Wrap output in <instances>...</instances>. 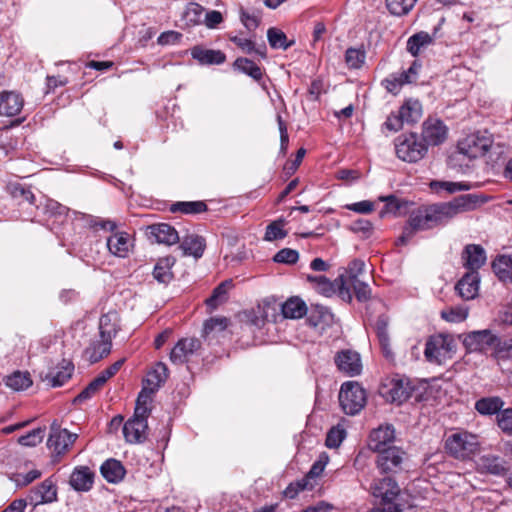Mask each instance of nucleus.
<instances>
[{
	"instance_id": "f257e3e1",
	"label": "nucleus",
	"mask_w": 512,
	"mask_h": 512,
	"mask_svg": "<svg viewBox=\"0 0 512 512\" xmlns=\"http://www.w3.org/2000/svg\"><path fill=\"white\" fill-rule=\"evenodd\" d=\"M483 203L484 201L479 196L465 194L455 197L448 202L423 206L410 215L408 225L404 228L400 241L405 242L416 231L445 226L460 214L474 211Z\"/></svg>"
},
{
	"instance_id": "f03ea898",
	"label": "nucleus",
	"mask_w": 512,
	"mask_h": 512,
	"mask_svg": "<svg viewBox=\"0 0 512 512\" xmlns=\"http://www.w3.org/2000/svg\"><path fill=\"white\" fill-rule=\"evenodd\" d=\"M487 153L491 162H497L504 153V147L499 144L494 145L491 135L487 132H477L466 136L458 142L457 151L452 154L450 160L456 164V162L464 161L465 159L471 161Z\"/></svg>"
},
{
	"instance_id": "7ed1b4c3",
	"label": "nucleus",
	"mask_w": 512,
	"mask_h": 512,
	"mask_svg": "<svg viewBox=\"0 0 512 512\" xmlns=\"http://www.w3.org/2000/svg\"><path fill=\"white\" fill-rule=\"evenodd\" d=\"M396 156L407 163H417L422 160L427 152V145L421 137L414 132L403 133L394 140Z\"/></svg>"
},
{
	"instance_id": "20e7f679",
	"label": "nucleus",
	"mask_w": 512,
	"mask_h": 512,
	"mask_svg": "<svg viewBox=\"0 0 512 512\" xmlns=\"http://www.w3.org/2000/svg\"><path fill=\"white\" fill-rule=\"evenodd\" d=\"M455 347V341L450 335H433L426 342L424 355L427 361L441 365L452 358Z\"/></svg>"
},
{
	"instance_id": "39448f33",
	"label": "nucleus",
	"mask_w": 512,
	"mask_h": 512,
	"mask_svg": "<svg viewBox=\"0 0 512 512\" xmlns=\"http://www.w3.org/2000/svg\"><path fill=\"white\" fill-rule=\"evenodd\" d=\"M479 442L476 435L467 431H459L449 435L445 441V449L456 459H466L477 452Z\"/></svg>"
},
{
	"instance_id": "423d86ee",
	"label": "nucleus",
	"mask_w": 512,
	"mask_h": 512,
	"mask_svg": "<svg viewBox=\"0 0 512 512\" xmlns=\"http://www.w3.org/2000/svg\"><path fill=\"white\" fill-rule=\"evenodd\" d=\"M366 392L357 382L348 381L342 384L339 402L347 415L358 414L366 404Z\"/></svg>"
},
{
	"instance_id": "0eeeda50",
	"label": "nucleus",
	"mask_w": 512,
	"mask_h": 512,
	"mask_svg": "<svg viewBox=\"0 0 512 512\" xmlns=\"http://www.w3.org/2000/svg\"><path fill=\"white\" fill-rule=\"evenodd\" d=\"M307 281L313 284L316 291L326 297L337 294L342 300L350 302L352 294L346 287L345 276L341 275L334 281H330L325 276H307Z\"/></svg>"
},
{
	"instance_id": "6e6552de",
	"label": "nucleus",
	"mask_w": 512,
	"mask_h": 512,
	"mask_svg": "<svg viewBox=\"0 0 512 512\" xmlns=\"http://www.w3.org/2000/svg\"><path fill=\"white\" fill-rule=\"evenodd\" d=\"M370 491L375 498L380 499V504H404L401 500V489L390 476L375 479Z\"/></svg>"
},
{
	"instance_id": "1a4fd4ad",
	"label": "nucleus",
	"mask_w": 512,
	"mask_h": 512,
	"mask_svg": "<svg viewBox=\"0 0 512 512\" xmlns=\"http://www.w3.org/2000/svg\"><path fill=\"white\" fill-rule=\"evenodd\" d=\"M377 453L376 467L380 474H396L402 470L406 455L403 449L392 446Z\"/></svg>"
},
{
	"instance_id": "9d476101",
	"label": "nucleus",
	"mask_w": 512,
	"mask_h": 512,
	"mask_svg": "<svg viewBox=\"0 0 512 512\" xmlns=\"http://www.w3.org/2000/svg\"><path fill=\"white\" fill-rule=\"evenodd\" d=\"M380 395L387 401L401 404L411 394L409 383L397 376L386 378L379 389Z\"/></svg>"
},
{
	"instance_id": "9b49d317",
	"label": "nucleus",
	"mask_w": 512,
	"mask_h": 512,
	"mask_svg": "<svg viewBox=\"0 0 512 512\" xmlns=\"http://www.w3.org/2000/svg\"><path fill=\"white\" fill-rule=\"evenodd\" d=\"M77 438V434L71 433L67 429H61L56 423H53L47 445L57 456H61L72 447Z\"/></svg>"
},
{
	"instance_id": "f8f14e48",
	"label": "nucleus",
	"mask_w": 512,
	"mask_h": 512,
	"mask_svg": "<svg viewBox=\"0 0 512 512\" xmlns=\"http://www.w3.org/2000/svg\"><path fill=\"white\" fill-rule=\"evenodd\" d=\"M448 135V128L438 118L429 117L422 123L421 139L427 145L437 146L442 144Z\"/></svg>"
},
{
	"instance_id": "ddd939ff",
	"label": "nucleus",
	"mask_w": 512,
	"mask_h": 512,
	"mask_svg": "<svg viewBox=\"0 0 512 512\" xmlns=\"http://www.w3.org/2000/svg\"><path fill=\"white\" fill-rule=\"evenodd\" d=\"M26 500L34 507L57 501V486L55 481L52 478L45 479L29 491Z\"/></svg>"
},
{
	"instance_id": "4468645a",
	"label": "nucleus",
	"mask_w": 512,
	"mask_h": 512,
	"mask_svg": "<svg viewBox=\"0 0 512 512\" xmlns=\"http://www.w3.org/2000/svg\"><path fill=\"white\" fill-rule=\"evenodd\" d=\"M201 348V342L197 338H182L173 347L170 360L173 364L182 365L190 360Z\"/></svg>"
},
{
	"instance_id": "2eb2a0df",
	"label": "nucleus",
	"mask_w": 512,
	"mask_h": 512,
	"mask_svg": "<svg viewBox=\"0 0 512 512\" xmlns=\"http://www.w3.org/2000/svg\"><path fill=\"white\" fill-rule=\"evenodd\" d=\"M395 440V429L391 424L380 425L370 432L368 447L374 452H380L391 445Z\"/></svg>"
},
{
	"instance_id": "dca6fc26",
	"label": "nucleus",
	"mask_w": 512,
	"mask_h": 512,
	"mask_svg": "<svg viewBox=\"0 0 512 512\" xmlns=\"http://www.w3.org/2000/svg\"><path fill=\"white\" fill-rule=\"evenodd\" d=\"M498 336L490 330L472 331L464 338V345L470 351H481L488 348L494 349Z\"/></svg>"
},
{
	"instance_id": "f3484780",
	"label": "nucleus",
	"mask_w": 512,
	"mask_h": 512,
	"mask_svg": "<svg viewBox=\"0 0 512 512\" xmlns=\"http://www.w3.org/2000/svg\"><path fill=\"white\" fill-rule=\"evenodd\" d=\"M337 368L348 376L359 375L362 371V363L359 353L352 350H342L335 357Z\"/></svg>"
},
{
	"instance_id": "a211bd4d",
	"label": "nucleus",
	"mask_w": 512,
	"mask_h": 512,
	"mask_svg": "<svg viewBox=\"0 0 512 512\" xmlns=\"http://www.w3.org/2000/svg\"><path fill=\"white\" fill-rule=\"evenodd\" d=\"M480 277L476 271H468L457 282L455 290L464 300L474 299L479 292Z\"/></svg>"
},
{
	"instance_id": "6ab92c4d",
	"label": "nucleus",
	"mask_w": 512,
	"mask_h": 512,
	"mask_svg": "<svg viewBox=\"0 0 512 512\" xmlns=\"http://www.w3.org/2000/svg\"><path fill=\"white\" fill-rule=\"evenodd\" d=\"M462 260L468 271L478 272L486 262V252L480 245L468 244L463 250Z\"/></svg>"
},
{
	"instance_id": "aec40b11",
	"label": "nucleus",
	"mask_w": 512,
	"mask_h": 512,
	"mask_svg": "<svg viewBox=\"0 0 512 512\" xmlns=\"http://www.w3.org/2000/svg\"><path fill=\"white\" fill-rule=\"evenodd\" d=\"M24 100L19 93L4 91L0 94V115L16 116L23 108Z\"/></svg>"
},
{
	"instance_id": "412c9836",
	"label": "nucleus",
	"mask_w": 512,
	"mask_h": 512,
	"mask_svg": "<svg viewBox=\"0 0 512 512\" xmlns=\"http://www.w3.org/2000/svg\"><path fill=\"white\" fill-rule=\"evenodd\" d=\"M94 472L87 466L76 467L71 473L69 483L76 491L87 492L93 487Z\"/></svg>"
},
{
	"instance_id": "4be33fe9",
	"label": "nucleus",
	"mask_w": 512,
	"mask_h": 512,
	"mask_svg": "<svg viewBox=\"0 0 512 512\" xmlns=\"http://www.w3.org/2000/svg\"><path fill=\"white\" fill-rule=\"evenodd\" d=\"M132 247L130 235L126 232H115L107 238V248L109 252L120 258L128 256Z\"/></svg>"
},
{
	"instance_id": "5701e85b",
	"label": "nucleus",
	"mask_w": 512,
	"mask_h": 512,
	"mask_svg": "<svg viewBox=\"0 0 512 512\" xmlns=\"http://www.w3.org/2000/svg\"><path fill=\"white\" fill-rule=\"evenodd\" d=\"M147 429L148 424L146 420L131 418L123 425V434L127 442L141 443L146 440Z\"/></svg>"
},
{
	"instance_id": "b1692460",
	"label": "nucleus",
	"mask_w": 512,
	"mask_h": 512,
	"mask_svg": "<svg viewBox=\"0 0 512 512\" xmlns=\"http://www.w3.org/2000/svg\"><path fill=\"white\" fill-rule=\"evenodd\" d=\"M112 340L106 338H99L92 341L89 346L84 350V358L91 364H94L104 357L108 356L111 352Z\"/></svg>"
},
{
	"instance_id": "393cba45",
	"label": "nucleus",
	"mask_w": 512,
	"mask_h": 512,
	"mask_svg": "<svg viewBox=\"0 0 512 512\" xmlns=\"http://www.w3.org/2000/svg\"><path fill=\"white\" fill-rule=\"evenodd\" d=\"M73 371V363L67 360H63L59 366L49 371V373L45 376V380L52 387H60L71 378Z\"/></svg>"
},
{
	"instance_id": "a878e982",
	"label": "nucleus",
	"mask_w": 512,
	"mask_h": 512,
	"mask_svg": "<svg viewBox=\"0 0 512 512\" xmlns=\"http://www.w3.org/2000/svg\"><path fill=\"white\" fill-rule=\"evenodd\" d=\"M191 56L201 65H220L226 60V56L222 51L205 49L201 46H194L191 49Z\"/></svg>"
},
{
	"instance_id": "bb28decb",
	"label": "nucleus",
	"mask_w": 512,
	"mask_h": 512,
	"mask_svg": "<svg viewBox=\"0 0 512 512\" xmlns=\"http://www.w3.org/2000/svg\"><path fill=\"white\" fill-rule=\"evenodd\" d=\"M150 234L158 243L173 245L178 243L179 235L174 227L167 223H159L149 226Z\"/></svg>"
},
{
	"instance_id": "cd10ccee",
	"label": "nucleus",
	"mask_w": 512,
	"mask_h": 512,
	"mask_svg": "<svg viewBox=\"0 0 512 512\" xmlns=\"http://www.w3.org/2000/svg\"><path fill=\"white\" fill-rule=\"evenodd\" d=\"M100 472L109 483H119L124 478L126 470L120 461L108 459L101 465Z\"/></svg>"
},
{
	"instance_id": "c85d7f7f",
	"label": "nucleus",
	"mask_w": 512,
	"mask_h": 512,
	"mask_svg": "<svg viewBox=\"0 0 512 512\" xmlns=\"http://www.w3.org/2000/svg\"><path fill=\"white\" fill-rule=\"evenodd\" d=\"M167 377V366L164 363L159 362L151 371L148 372L145 380V387L149 389L150 393H154L166 381Z\"/></svg>"
},
{
	"instance_id": "c756f323",
	"label": "nucleus",
	"mask_w": 512,
	"mask_h": 512,
	"mask_svg": "<svg viewBox=\"0 0 512 512\" xmlns=\"http://www.w3.org/2000/svg\"><path fill=\"white\" fill-rule=\"evenodd\" d=\"M205 247V239L199 235L186 236L180 244L184 255L193 256L196 259L202 257Z\"/></svg>"
},
{
	"instance_id": "7c9ffc66",
	"label": "nucleus",
	"mask_w": 512,
	"mask_h": 512,
	"mask_svg": "<svg viewBox=\"0 0 512 512\" xmlns=\"http://www.w3.org/2000/svg\"><path fill=\"white\" fill-rule=\"evenodd\" d=\"M492 269L501 281L512 283V255L498 256L492 263Z\"/></svg>"
},
{
	"instance_id": "2f4dec72",
	"label": "nucleus",
	"mask_w": 512,
	"mask_h": 512,
	"mask_svg": "<svg viewBox=\"0 0 512 512\" xmlns=\"http://www.w3.org/2000/svg\"><path fill=\"white\" fill-rule=\"evenodd\" d=\"M400 117L405 123H416L422 115V105L418 100L409 99L399 108Z\"/></svg>"
},
{
	"instance_id": "473e14b6",
	"label": "nucleus",
	"mask_w": 512,
	"mask_h": 512,
	"mask_svg": "<svg viewBox=\"0 0 512 512\" xmlns=\"http://www.w3.org/2000/svg\"><path fill=\"white\" fill-rule=\"evenodd\" d=\"M307 312V306L303 300L298 297L288 299L282 306V314L285 318L299 319Z\"/></svg>"
},
{
	"instance_id": "72a5a7b5",
	"label": "nucleus",
	"mask_w": 512,
	"mask_h": 512,
	"mask_svg": "<svg viewBox=\"0 0 512 512\" xmlns=\"http://www.w3.org/2000/svg\"><path fill=\"white\" fill-rule=\"evenodd\" d=\"M234 69L239 72L246 74L256 81H259L263 77L262 69L252 60L244 57L237 58L233 63Z\"/></svg>"
},
{
	"instance_id": "f704fd0d",
	"label": "nucleus",
	"mask_w": 512,
	"mask_h": 512,
	"mask_svg": "<svg viewBox=\"0 0 512 512\" xmlns=\"http://www.w3.org/2000/svg\"><path fill=\"white\" fill-rule=\"evenodd\" d=\"M504 402L500 397H484L476 401L475 409L481 415H493L500 413Z\"/></svg>"
},
{
	"instance_id": "c9c22d12",
	"label": "nucleus",
	"mask_w": 512,
	"mask_h": 512,
	"mask_svg": "<svg viewBox=\"0 0 512 512\" xmlns=\"http://www.w3.org/2000/svg\"><path fill=\"white\" fill-rule=\"evenodd\" d=\"M230 41H232L236 46H238L244 53H255L262 59H266L267 57V49L265 44L256 46L252 40L240 36H231Z\"/></svg>"
},
{
	"instance_id": "e433bc0d",
	"label": "nucleus",
	"mask_w": 512,
	"mask_h": 512,
	"mask_svg": "<svg viewBox=\"0 0 512 512\" xmlns=\"http://www.w3.org/2000/svg\"><path fill=\"white\" fill-rule=\"evenodd\" d=\"M345 282H346V287L349 288L350 293H351V288L353 289L358 301L364 302L370 298L371 289L366 282L360 280L356 276H346Z\"/></svg>"
},
{
	"instance_id": "4c0bfd02",
	"label": "nucleus",
	"mask_w": 512,
	"mask_h": 512,
	"mask_svg": "<svg viewBox=\"0 0 512 512\" xmlns=\"http://www.w3.org/2000/svg\"><path fill=\"white\" fill-rule=\"evenodd\" d=\"M171 212L195 215L207 211V205L204 201H179L171 205Z\"/></svg>"
},
{
	"instance_id": "58836bf2",
	"label": "nucleus",
	"mask_w": 512,
	"mask_h": 512,
	"mask_svg": "<svg viewBox=\"0 0 512 512\" xmlns=\"http://www.w3.org/2000/svg\"><path fill=\"white\" fill-rule=\"evenodd\" d=\"M430 188L436 193L446 192L447 194H453L459 191L469 190L470 185L465 182L434 180L430 183Z\"/></svg>"
},
{
	"instance_id": "ea45409f",
	"label": "nucleus",
	"mask_w": 512,
	"mask_h": 512,
	"mask_svg": "<svg viewBox=\"0 0 512 512\" xmlns=\"http://www.w3.org/2000/svg\"><path fill=\"white\" fill-rule=\"evenodd\" d=\"M5 384L15 391L27 389L32 385L28 372L15 371L5 378Z\"/></svg>"
},
{
	"instance_id": "a19ab883",
	"label": "nucleus",
	"mask_w": 512,
	"mask_h": 512,
	"mask_svg": "<svg viewBox=\"0 0 512 512\" xmlns=\"http://www.w3.org/2000/svg\"><path fill=\"white\" fill-rule=\"evenodd\" d=\"M493 356L498 361H512V339L498 336L493 349Z\"/></svg>"
},
{
	"instance_id": "79ce46f5",
	"label": "nucleus",
	"mask_w": 512,
	"mask_h": 512,
	"mask_svg": "<svg viewBox=\"0 0 512 512\" xmlns=\"http://www.w3.org/2000/svg\"><path fill=\"white\" fill-rule=\"evenodd\" d=\"M232 287V281L226 280L220 283L214 290L212 295L206 300V304L211 308H216L227 299L228 290Z\"/></svg>"
},
{
	"instance_id": "37998d69",
	"label": "nucleus",
	"mask_w": 512,
	"mask_h": 512,
	"mask_svg": "<svg viewBox=\"0 0 512 512\" xmlns=\"http://www.w3.org/2000/svg\"><path fill=\"white\" fill-rule=\"evenodd\" d=\"M366 59V52L363 48H348L345 52V63L349 69H360Z\"/></svg>"
},
{
	"instance_id": "c03bdc74",
	"label": "nucleus",
	"mask_w": 512,
	"mask_h": 512,
	"mask_svg": "<svg viewBox=\"0 0 512 512\" xmlns=\"http://www.w3.org/2000/svg\"><path fill=\"white\" fill-rule=\"evenodd\" d=\"M267 38L269 45L273 49L286 50L292 45V42L287 41L286 34L277 28H269L267 31Z\"/></svg>"
},
{
	"instance_id": "a18cd8bd",
	"label": "nucleus",
	"mask_w": 512,
	"mask_h": 512,
	"mask_svg": "<svg viewBox=\"0 0 512 512\" xmlns=\"http://www.w3.org/2000/svg\"><path fill=\"white\" fill-rule=\"evenodd\" d=\"M110 314L102 315L99 320V336L112 340L118 331L117 324L113 321Z\"/></svg>"
},
{
	"instance_id": "49530a36",
	"label": "nucleus",
	"mask_w": 512,
	"mask_h": 512,
	"mask_svg": "<svg viewBox=\"0 0 512 512\" xmlns=\"http://www.w3.org/2000/svg\"><path fill=\"white\" fill-rule=\"evenodd\" d=\"M229 319L226 317H211L206 320L203 327V336L208 337L213 333H221L228 327Z\"/></svg>"
},
{
	"instance_id": "de8ad7c7",
	"label": "nucleus",
	"mask_w": 512,
	"mask_h": 512,
	"mask_svg": "<svg viewBox=\"0 0 512 512\" xmlns=\"http://www.w3.org/2000/svg\"><path fill=\"white\" fill-rule=\"evenodd\" d=\"M432 39L428 33L421 32L414 34L407 41V50L413 55L417 56L420 52V49L423 46L431 43Z\"/></svg>"
},
{
	"instance_id": "09e8293b",
	"label": "nucleus",
	"mask_w": 512,
	"mask_h": 512,
	"mask_svg": "<svg viewBox=\"0 0 512 512\" xmlns=\"http://www.w3.org/2000/svg\"><path fill=\"white\" fill-rule=\"evenodd\" d=\"M284 225V219H278L270 223L266 227L264 240L271 242L275 240L284 239L287 236V232L284 230Z\"/></svg>"
},
{
	"instance_id": "8fccbe9b",
	"label": "nucleus",
	"mask_w": 512,
	"mask_h": 512,
	"mask_svg": "<svg viewBox=\"0 0 512 512\" xmlns=\"http://www.w3.org/2000/svg\"><path fill=\"white\" fill-rule=\"evenodd\" d=\"M379 200L386 203L384 209L381 212V215L387 213L399 215L402 213V208L406 207V202L400 200L394 195L380 196Z\"/></svg>"
},
{
	"instance_id": "3c124183",
	"label": "nucleus",
	"mask_w": 512,
	"mask_h": 512,
	"mask_svg": "<svg viewBox=\"0 0 512 512\" xmlns=\"http://www.w3.org/2000/svg\"><path fill=\"white\" fill-rule=\"evenodd\" d=\"M481 467L487 473L493 475H502L505 472V467L503 466L499 457L496 456H483L481 458Z\"/></svg>"
},
{
	"instance_id": "603ef678",
	"label": "nucleus",
	"mask_w": 512,
	"mask_h": 512,
	"mask_svg": "<svg viewBox=\"0 0 512 512\" xmlns=\"http://www.w3.org/2000/svg\"><path fill=\"white\" fill-rule=\"evenodd\" d=\"M468 316V308L466 306L449 307L441 311V317L453 323L464 321Z\"/></svg>"
},
{
	"instance_id": "864d4df0",
	"label": "nucleus",
	"mask_w": 512,
	"mask_h": 512,
	"mask_svg": "<svg viewBox=\"0 0 512 512\" xmlns=\"http://www.w3.org/2000/svg\"><path fill=\"white\" fill-rule=\"evenodd\" d=\"M382 84L388 92L397 95L403 85L408 84V79L406 75H401L400 73L391 74L389 77L382 81Z\"/></svg>"
},
{
	"instance_id": "5fc2aeb1",
	"label": "nucleus",
	"mask_w": 512,
	"mask_h": 512,
	"mask_svg": "<svg viewBox=\"0 0 512 512\" xmlns=\"http://www.w3.org/2000/svg\"><path fill=\"white\" fill-rule=\"evenodd\" d=\"M417 0H386L388 10L397 16L408 13L415 5Z\"/></svg>"
},
{
	"instance_id": "6e6d98bb",
	"label": "nucleus",
	"mask_w": 512,
	"mask_h": 512,
	"mask_svg": "<svg viewBox=\"0 0 512 512\" xmlns=\"http://www.w3.org/2000/svg\"><path fill=\"white\" fill-rule=\"evenodd\" d=\"M45 434V428L38 427L36 429L31 430L25 435H22L18 438V443L22 446L34 447L37 444L41 443Z\"/></svg>"
},
{
	"instance_id": "4d7b16f0",
	"label": "nucleus",
	"mask_w": 512,
	"mask_h": 512,
	"mask_svg": "<svg viewBox=\"0 0 512 512\" xmlns=\"http://www.w3.org/2000/svg\"><path fill=\"white\" fill-rule=\"evenodd\" d=\"M204 12V7L197 3L190 2L184 11L183 17L189 24L195 25L201 23Z\"/></svg>"
},
{
	"instance_id": "13d9d810",
	"label": "nucleus",
	"mask_w": 512,
	"mask_h": 512,
	"mask_svg": "<svg viewBox=\"0 0 512 512\" xmlns=\"http://www.w3.org/2000/svg\"><path fill=\"white\" fill-rule=\"evenodd\" d=\"M346 437V431L340 425L332 427L327 433L325 444L328 448H338Z\"/></svg>"
},
{
	"instance_id": "bf43d9fd",
	"label": "nucleus",
	"mask_w": 512,
	"mask_h": 512,
	"mask_svg": "<svg viewBox=\"0 0 512 512\" xmlns=\"http://www.w3.org/2000/svg\"><path fill=\"white\" fill-rule=\"evenodd\" d=\"M313 486L314 485L312 483H308L307 478H302L301 480L290 483L283 493L286 498L294 499L299 492L307 489H312Z\"/></svg>"
},
{
	"instance_id": "052dcab7",
	"label": "nucleus",
	"mask_w": 512,
	"mask_h": 512,
	"mask_svg": "<svg viewBox=\"0 0 512 512\" xmlns=\"http://www.w3.org/2000/svg\"><path fill=\"white\" fill-rule=\"evenodd\" d=\"M299 259V253L298 251L290 248H283L280 251H278L274 257L273 260L276 263H283V264H295Z\"/></svg>"
},
{
	"instance_id": "680f3d73",
	"label": "nucleus",
	"mask_w": 512,
	"mask_h": 512,
	"mask_svg": "<svg viewBox=\"0 0 512 512\" xmlns=\"http://www.w3.org/2000/svg\"><path fill=\"white\" fill-rule=\"evenodd\" d=\"M102 387L93 379L74 399L75 403H82L96 395Z\"/></svg>"
},
{
	"instance_id": "e2e57ef3",
	"label": "nucleus",
	"mask_w": 512,
	"mask_h": 512,
	"mask_svg": "<svg viewBox=\"0 0 512 512\" xmlns=\"http://www.w3.org/2000/svg\"><path fill=\"white\" fill-rule=\"evenodd\" d=\"M497 421L499 428L503 432L512 435V408L505 409L498 413Z\"/></svg>"
},
{
	"instance_id": "0e129e2a",
	"label": "nucleus",
	"mask_w": 512,
	"mask_h": 512,
	"mask_svg": "<svg viewBox=\"0 0 512 512\" xmlns=\"http://www.w3.org/2000/svg\"><path fill=\"white\" fill-rule=\"evenodd\" d=\"M154 278L160 283H167L171 279V273L168 264H163L162 261L158 262L153 270Z\"/></svg>"
},
{
	"instance_id": "69168bd1",
	"label": "nucleus",
	"mask_w": 512,
	"mask_h": 512,
	"mask_svg": "<svg viewBox=\"0 0 512 512\" xmlns=\"http://www.w3.org/2000/svg\"><path fill=\"white\" fill-rule=\"evenodd\" d=\"M404 123H405V121H404V119H402V117H400V112L398 110L396 113H391L387 117V119L384 123V126L389 131L397 132L400 129H402Z\"/></svg>"
},
{
	"instance_id": "338daca9",
	"label": "nucleus",
	"mask_w": 512,
	"mask_h": 512,
	"mask_svg": "<svg viewBox=\"0 0 512 512\" xmlns=\"http://www.w3.org/2000/svg\"><path fill=\"white\" fill-rule=\"evenodd\" d=\"M277 123H278V127H279V132H280V152L282 154H286L288 144H289V135L287 132V126L280 115L277 116Z\"/></svg>"
},
{
	"instance_id": "774afa93",
	"label": "nucleus",
	"mask_w": 512,
	"mask_h": 512,
	"mask_svg": "<svg viewBox=\"0 0 512 512\" xmlns=\"http://www.w3.org/2000/svg\"><path fill=\"white\" fill-rule=\"evenodd\" d=\"M45 211L54 216H66L69 209L59 202L49 199L45 204Z\"/></svg>"
}]
</instances>
